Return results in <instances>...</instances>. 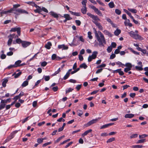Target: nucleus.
I'll list each match as a JSON object with an SVG mask.
<instances>
[{
	"label": "nucleus",
	"instance_id": "nucleus-1",
	"mask_svg": "<svg viewBox=\"0 0 148 148\" xmlns=\"http://www.w3.org/2000/svg\"><path fill=\"white\" fill-rule=\"evenodd\" d=\"M95 36L99 43V46H103L104 45L103 44H106V42L103 34L100 31H99L97 33L96 30H95Z\"/></svg>",
	"mask_w": 148,
	"mask_h": 148
},
{
	"label": "nucleus",
	"instance_id": "nucleus-2",
	"mask_svg": "<svg viewBox=\"0 0 148 148\" xmlns=\"http://www.w3.org/2000/svg\"><path fill=\"white\" fill-rule=\"evenodd\" d=\"M87 15L93 19L92 22L96 25L99 29L100 30H103V28L101 24L98 21H100V19L97 16H95L90 13L88 12Z\"/></svg>",
	"mask_w": 148,
	"mask_h": 148
},
{
	"label": "nucleus",
	"instance_id": "nucleus-3",
	"mask_svg": "<svg viewBox=\"0 0 148 148\" xmlns=\"http://www.w3.org/2000/svg\"><path fill=\"white\" fill-rule=\"evenodd\" d=\"M100 118H96L95 119H92L89 121L87 123L84 125V126L85 127H87L91 125L92 124L96 123L98 121L99 119Z\"/></svg>",
	"mask_w": 148,
	"mask_h": 148
},
{
	"label": "nucleus",
	"instance_id": "nucleus-4",
	"mask_svg": "<svg viewBox=\"0 0 148 148\" xmlns=\"http://www.w3.org/2000/svg\"><path fill=\"white\" fill-rule=\"evenodd\" d=\"M98 53L97 51H93L92 52V55L89 56L88 57V62H90L92 61V59H95L97 57Z\"/></svg>",
	"mask_w": 148,
	"mask_h": 148
},
{
	"label": "nucleus",
	"instance_id": "nucleus-5",
	"mask_svg": "<svg viewBox=\"0 0 148 148\" xmlns=\"http://www.w3.org/2000/svg\"><path fill=\"white\" fill-rule=\"evenodd\" d=\"M18 12L20 14L22 13H25L26 14H28V12L24 10L23 9H14L12 13H14L15 14H17V12Z\"/></svg>",
	"mask_w": 148,
	"mask_h": 148
},
{
	"label": "nucleus",
	"instance_id": "nucleus-6",
	"mask_svg": "<svg viewBox=\"0 0 148 148\" xmlns=\"http://www.w3.org/2000/svg\"><path fill=\"white\" fill-rule=\"evenodd\" d=\"M17 132V131H15L11 133L10 134V136L7 137V138L5 140V143H6L9 141L12 138L14 137V134H16Z\"/></svg>",
	"mask_w": 148,
	"mask_h": 148
},
{
	"label": "nucleus",
	"instance_id": "nucleus-7",
	"mask_svg": "<svg viewBox=\"0 0 148 148\" xmlns=\"http://www.w3.org/2000/svg\"><path fill=\"white\" fill-rule=\"evenodd\" d=\"M14 34H10L8 37L9 38V40L8 42V45L9 46H10L12 44V39L14 38Z\"/></svg>",
	"mask_w": 148,
	"mask_h": 148
},
{
	"label": "nucleus",
	"instance_id": "nucleus-8",
	"mask_svg": "<svg viewBox=\"0 0 148 148\" xmlns=\"http://www.w3.org/2000/svg\"><path fill=\"white\" fill-rule=\"evenodd\" d=\"M128 33L131 37L134 39H136L139 38V35L135 34L134 32L133 31H131L130 32H129Z\"/></svg>",
	"mask_w": 148,
	"mask_h": 148
},
{
	"label": "nucleus",
	"instance_id": "nucleus-9",
	"mask_svg": "<svg viewBox=\"0 0 148 148\" xmlns=\"http://www.w3.org/2000/svg\"><path fill=\"white\" fill-rule=\"evenodd\" d=\"M31 44V43L30 42L23 41L21 45L22 46L23 48H26L29 46Z\"/></svg>",
	"mask_w": 148,
	"mask_h": 148
},
{
	"label": "nucleus",
	"instance_id": "nucleus-10",
	"mask_svg": "<svg viewBox=\"0 0 148 148\" xmlns=\"http://www.w3.org/2000/svg\"><path fill=\"white\" fill-rule=\"evenodd\" d=\"M36 9V10H34V11L35 13H40V12L42 11V8L40 7L37 5H35V6Z\"/></svg>",
	"mask_w": 148,
	"mask_h": 148
},
{
	"label": "nucleus",
	"instance_id": "nucleus-11",
	"mask_svg": "<svg viewBox=\"0 0 148 148\" xmlns=\"http://www.w3.org/2000/svg\"><path fill=\"white\" fill-rule=\"evenodd\" d=\"M24 93L23 92H21L18 95L16 96L13 99L16 101L17 99H20L21 97L24 95Z\"/></svg>",
	"mask_w": 148,
	"mask_h": 148
},
{
	"label": "nucleus",
	"instance_id": "nucleus-12",
	"mask_svg": "<svg viewBox=\"0 0 148 148\" xmlns=\"http://www.w3.org/2000/svg\"><path fill=\"white\" fill-rule=\"evenodd\" d=\"M72 70V69H69L68 72L66 73V74L64 76L63 78V79L64 80H66L69 77L70 75V72Z\"/></svg>",
	"mask_w": 148,
	"mask_h": 148
},
{
	"label": "nucleus",
	"instance_id": "nucleus-13",
	"mask_svg": "<svg viewBox=\"0 0 148 148\" xmlns=\"http://www.w3.org/2000/svg\"><path fill=\"white\" fill-rule=\"evenodd\" d=\"M59 49H62V50H66L68 48L67 46H65L64 45H59L58 46Z\"/></svg>",
	"mask_w": 148,
	"mask_h": 148
},
{
	"label": "nucleus",
	"instance_id": "nucleus-14",
	"mask_svg": "<svg viewBox=\"0 0 148 148\" xmlns=\"http://www.w3.org/2000/svg\"><path fill=\"white\" fill-rule=\"evenodd\" d=\"M114 123H110L101 126L100 127V129H103L107 128L108 127H110L114 125Z\"/></svg>",
	"mask_w": 148,
	"mask_h": 148
},
{
	"label": "nucleus",
	"instance_id": "nucleus-15",
	"mask_svg": "<svg viewBox=\"0 0 148 148\" xmlns=\"http://www.w3.org/2000/svg\"><path fill=\"white\" fill-rule=\"evenodd\" d=\"M62 58L59 57H57V55L55 54H53L51 56V59L53 60H61Z\"/></svg>",
	"mask_w": 148,
	"mask_h": 148
},
{
	"label": "nucleus",
	"instance_id": "nucleus-16",
	"mask_svg": "<svg viewBox=\"0 0 148 148\" xmlns=\"http://www.w3.org/2000/svg\"><path fill=\"white\" fill-rule=\"evenodd\" d=\"M92 131V129H89V130H87L85 131L81 135V136L82 137H84V136L87 135L88 133L91 132Z\"/></svg>",
	"mask_w": 148,
	"mask_h": 148
},
{
	"label": "nucleus",
	"instance_id": "nucleus-17",
	"mask_svg": "<svg viewBox=\"0 0 148 148\" xmlns=\"http://www.w3.org/2000/svg\"><path fill=\"white\" fill-rule=\"evenodd\" d=\"M62 17H64L66 18V20H70L72 19V18L70 17V16L69 14H64L63 16H62Z\"/></svg>",
	"mask_w": 148,
	"mask_h": 148
},
{
	"label": "nucleus",
	"instance_id": "nucleus-18",
	"mask_svg": "<svg viewBox=\"0 0 148 148\" xmlns=\"http://www.w3.org/2000/svg\"><path fill=\"white\" fill-rule=\"evenodd\" d=\"M69 12L71 13V14L73 15L77 16H80L81 13L80 12H74L70 10H69Z\"/></svg>",
	"mask_w": 148,
	"mask_h": 148
},
{
	"label": "nucleus",
	"instance_id": "nucleus-19",
	"mask_svg": "<svg viewBox=\"0 0 148 148\" xmlns=\"http://www.w3.org/2000/svg\"><path fill=\"white\" fill-rule=\"evenodd\" d=\"M13 9H12L10 10L7 11H3L1 12V14L2 16L3 14H6L8 13H12L13 12Z\"/></svg>",
	"mask_w": 148,
	"mask_h": 148
},
{
	"label": "nucleus",
	"instance_id": "nucleus-20",
	"mask_svg": "<svg viewBox=\"0 0 148 148\" xmlns=\"http://www.w3.org/2000/svg\"><path fill=\"white\" fill-rule=\"evenodd\" d=\"M134 114H126L125 115V117L126 118H131L134 117Z\"/></svg>",
	"mask_w": 148,
	"mask_h": 148
},
{
	"label": "nucleus",
	"instance_id": "nucleus-21",
	"mask_svg": "<svg viewBox=\"0 0 148 148\" xmlns=\"http://www.w3.org/2000/svg\"><path fill=\"white\" fill-rule=\"evenodd\" d=\"M103 32L105 34L108 35L109 37H111L112 36L111 33L107 30H104Z\"/></svg>",
	"mask_w": 148,
	"mask_h": 148
},
{
	"label": "nucleus",
	"instance_id": "nucleus-22",
	"mask_svg": "<svg viewBox=\"0 0 148 148\" xmlns=\"http://www.w3.org/2000/svg\"><path fill=\"white\" fill-rule=\"evenodd\" d=\"M52 45L51 43L50 42H48L45 45V47L47 49H49Z\"/></svg>",
	"mask_w": 148,
	"mask_h": 148
},
{
	"label": "nucleus",
	"instance_id": "nucleus-23",
	"mask_svg": "<svg viewBox=\"0 0 148 148\" xmlns=\"http://www.w3.org/2000/svg\"><path fill=\"white\" fill-rule=\"evenodd\" d=\"M21 72H19L17 73H14L12 75V76H14L15 78H17L21 74Z\"/></svg>",
	"mask_w": 148,
	"mask_h": 148
},
{
	"label": "nucleus",
	"instance_id": "nucleus-24",
	"mask_svg": "<svg viewBox=\"0 0 148 148\" xmlns=\"http://www.w3.org/2000/svg\"><path fill=\"white\" fill-rule=\"evenodd\" d=\"M50 14L52 16L55 18H57L58 17V15L57 13H55L53 12H50Z\"/></svg>",
	"mask_w": 148,
	"mask_h": 148
},
{
	"label": "nucleus",
	"instance_id": "nucleus-25",
	"mask_svg": "<svg viewBox=\"0 0 148 148\" xmlns=\"http://www.w3.org/2000/svg\"><path fill=\"white\" fill-rule=\"evenodd\" d=\"M121 32V30L120 29H117L115 31L114 33L115 35L118 36L120 34Z\"/></svg>",
	"mask_w": 148,
	"mask_h": 148
},
{
	"label": "nucleus",
	"instance_id": "nucleus-26",
	"mask_svg": "<svg viewBox=\"0 0 148 148\" xmlns=\"http://www.w3.org/2000/svg\"><path fill=\"white\" fill-rule=\"evenodd\" d=\"M128 10L132 13H136L137 12V10L134 9L128 8Z\"/></svg>",
	"mask_w": 148,
	"mask_h": 148
},
{
	"label": "nucleus",
	"instance_id": "nucleus-27",
	"mask_svg": "<svg viewBox=\"0 0 148 148\" xmlns=\"http://www.w3.org/2000/svg\"><path fill=\"white\" fill-rule=\"evenodd\" d=\"M28 84V81L27 80L24 81L22 84L21 86L23 87H25Z\"/></svg>",
	"mask_w": 148,
	"mask_h": 148
},
{
	"label": "nucleus",
	"instance_id": "nucleus-28",
	"mask_svg": "<svg viewBox=\"0 0 148 148\" xmlns=\"http://www.w3.org/2000/svg\"><path fill=\"white\" fill-rule=\"evenodd\" d=\"M21 62V60H18L15 62V64L16 65V67L20 66V64Z\"/></svg>",
	"mask_w": 148,
	"mask_h": 148
},
{
	"label": "nucleus",
	"instance_id": "nucleus-29",
	"mask_svg": "<svg viewBox=\"0 0 148 148\" xmlns=\"http://www.w3.org/2000/svg\"><path fill=\"white\" fill-rule=\"evenodd\" d=\"M20 28V27H14L11 29L10 30V32H15L16 31H17Z\"/></svg>",
	"mask_w": 148,
	"mask_h": 148
},
{
	"label": "nucleus",
	"instance_id": "nucleus-30",
	"mask_svg": "<svg viewBox=\"0 0 148 148\" xmlns=\"http://www.w3.org/2000/svg\"><path fill=\"white\" fill-rule=\"evenodd\" d=\"M81 11L83 14H86L87 12L86 7H83V8L81 9Z\"/></svg>",
	"mask_w": 148,
	"mask_h": 148
},
{
	"label": "nucleus",
	"instance_id": "nucleus-31",
	"mask_svg": "<svg viewBox=\"0 0 148 148\" xmlns=\"http://www.w3.org/2000/svg\"><path fill=\"white\" fill-rule=\"evenodd\" d=\"M88 67L87 66L86 64L85 63H83L81 64L80 66L79 67L80 68H84V69H86Z\"/></svg>",
	"mask_w": 148,
	"mask_h": 148
},
{
	"label": "nucleus",
	"instance_id": "nucleus-32",
	"mask_svg": "<svg viewBox=\"0 0 148 148\" xmlns=\"http://www.w3.org/2000/svg\"><path fill=\"white\" fill-rule=\"evenodd\" d=\"M29 5H30L33 6H35V5H36L35 3L33 1H29L26 2Z\"/></svg>",
	"mask_w": 148,
	"mask_h": 148
},
{
	"label": "nucleus",
	"instance_id": "nucleus-33",
	"mask_svg": "<svg viewBox=\"0 0 148 148\" xmlns=\"http://www.w3.org/2000/svg\"><path fill=\"white\" fill-rule=\"evenodd\" d=\"M116 71L120 75H124V73L121 71V69H117Z\"/></svg>",
	"mask_w": 148,
	"mask_h": 148
},
{
	"label": "nucleus",
	"instance_id": "nucleus-34",
	"mask_svg": "<svg viewBox=\"0 0 148 148\" xmlns=\"http://www.w3.org/2000/svg\"><path fill=\"white\" fill-rule=\"evenodd\" d=\"M143 146L142 145H132V146L131 147L132 148H142L143 147Z\"/></svg>",
	"mask_w": 148,
	"mask_h": 148
},
{
	"label": "nucleus",
	"instance_id": "nucleus-35",
	"mask_svg": "<svg viewBox=\"0 0 148 148\" xmlns=\"http://www.w3.org/2000/svg\"><path fill=\"white\" fill-rule=\"evenodd\" d=\"M146 141V140L145 139L139 140H138L136 143L137 144H139L144 143Z\"/></svg>",
	"mask_w": 148,
	"mask_h": 148
},
{
	"label": "nucleus",
	"instance_id": "nucleus-36",
	"mask_svg": "<svg viewBox=\"0 0 148 148\" xmlns=\"http://www.w3.org/2000/svg\"><path fill=\"white\" fill-rule=\"evenodd\" d=\"M109 7L111 8H113L114 7V4L113 2H111L108 4Z\"/></svg>",
	"mask_w": 148,
	"mask_h": 148
},
{
	"label": "nucleus",
	"instance_id": "nucleus-37",
	"mask_svg": "<svg viewBox=\"0 0 148 148\" xmlns=\"http://www.w3.org/2000/svg\"><path fill=\"white\" fill-rule=\"evenodd\" d=\"M115 140V138L114 137H112V138H110L108 139L107 141V143H109L113 141H114Z\"/></svg>",
	"mask_w": 148,
	"mask_h": 148
},
{
	"label": "nucleus",
	"instance_id": "nucleus-38",
	"mask_svg": "<svg viewBox=\"0 0 148 148\" xmlns=\"http://www.w3.org/2000/svg\"><path fill=\"white\" fill-rule=\"evenodd\" d=\"M8 80L7 79H5L2 82V85L3 86L5 87L6 86V84Z\"/></svg>",
	"mask_w": 148,
	"mask_h": 148
},
{
	"label": "nucleus",
	"instance_id": "nucleus-39",
	"mask_svg": "<svg viewBox=\"0 0 148 148\" xmlns=\"http://www.w3.org/2000/svg\"><path fill=\"white\" fill-rule=\"evenodd\" d=\"M95 12L98 15H99L100 16H102V13L99 10L97 9L95 11Z\"/></svg>",
	"mask_w": 148,
	"mask_h": 148
},
{
	"label": "nucleus",
	"instance_id": "nucleus-40",
	"mask_svg": "<svg viewBox=\"0 0 148 148\" xmlns=\"http://www.w3.org/2000/svg\"><path fill=\"white\" fill-rule=\"evenodd\" d=\"M16 42L17 43H21L22 44L23 41H22L20 38H17L16 39Z\"/></svg>",
	"mask_w": 148,
	"mask_h": 148
},
{
	"label": "nucleus",
	"instance_id": "nucleus-41",
	"mask_svg": "<svg viewBox=\"0 0 148 148\" xmlns=\"http://www.w3.org/2000/svg\"><path fill=\"white\" fill-rule=\"evenodd\" d=\"M87 2V0H83L82 2V3L83 5V7H86V3Z\"/></svg>",
	"mask_w": 148,
	"mask_h": 148
},
{
	"label": "nucleus",
	"instance_id": "nucleus-42",
	"mask_svg": "<svg viewBox=\"0 0 148 148\" xmlns=\"http://www.w3.org/2000/svg\"><path fill=\"white\" fill-rule=\"evenodd\" d=\"M91 32H88V37L90 39L92 38V36L91 35Z\"/></svg>",
	"mask_w": 148,
	"mask_h": 148
},
{
	"label": "nucleus",
	"instance_id": "nucleus-43",
	"mask_svg": "<svg viewBox=\"0 0 148 148\" xmlns=\"http://www.w3.org/2000/svg\"><path fill=\"white\" fill-rule=\"evenodd\" d=\"M77 113L78 115L80 116L83 114V112L82 110H78L77 111Z\"/></svg>",
	"mask_w": 148,
	"mask_h": 148
},
{
	"label": "nucleus",
	"instance_id": "nucleus-44",
	"mask_svg": "<svg viewBox=\"0 0 148 148\" xmlns=\"http://www.w3.org/2000/svg\"><path fill=\"white\" fill-rule=\"evenodd\" d=\"M128 68H131L132 67V65L130 63H126L125 65Z\"/></svg>",
	"mask_w": 148,
	"mask_h": 148
},
{
	"label": "nucleus",
	"instance_id": "nucleus-45",
	"mask_svg": "<svg viewBox=\"0 0 148 148\" xmlns=\"http://www.w3.org/2000/svg\"><path fill=\"white\" fill-rule=\"evenodd\" d=\"M135 69L137 70L138 71H142L143 70V68L142 66H135Z\"/></svg>",
	"mask_w": 148,
	"mask_h": 148
},
{
	"label": "nucleus",
	"instance_id": "nucleus-46",
	"mask_svg": "<svg viewBox=\"0 0 148 148\" xmlns=\"http://www.w3.org/2000/svg\"><path fill=\"white\" fill-rule=\"evenodd\" d=\"M148 136V135L146 134H143L142 135H139V138L140 139L145 138Z\"/></svg>",
	"mask_w": 148,
	"mask_h": 148
},
{
	"label": "nucleus",
	"instance_id": "nucleus-47",
	"mask_svg": "<svg viewBox=\"0 0 148 148\" xmlns=\"http://www.w3.org/2000/svg\"><path fill=\"white\" fill-rule=\"evenodd\" d=\"M37 142L39 144H40L42 143L43 141L42 138H38L37 139Z\"/></svg>",
	"mask_w": 148,
	"mask_h": 148
},
{
	"label": "nucleus",
	"instance_id": "nucleus-48",
	"mask_svg": "<svg viewBox=\"0 0 148 148\" xmlns=\"http://www.w3.org/2000/svg\"><path fill=\"white\" fill-rule=\"evenodd\" d=\"M112 47L111 46L108 47L107 50L108 52L109 53H110L112 50Z\"/></svg>",
	"mask_w": 148,
	"mask_h": 148
},
{
	"label": "nucleus",
	"instance_id": "nucleus-49",
	"mask_svg": "<svg viewBox=\"0 0 148 148\" xmlns=\"http://www.w3.org/2000/svg\"><path fill=\"white\" fill-rule=\"evenodd\" d=\"M138 136V134H133L132 135L130 136V138L131 139L133 138H136Z\"/></svg>",
	"mask_w": 148,
	"mask_h": 148
},
{
	"label": "nucleus",
	"instance_id": "nucleus-50",
	"mask_svg": "<svg viewBox=\"0 0 148 148\" xmlns=\"http://www.w3.org/2000/svg\"><path fill=\"white\" fill-rule=\"evenodd\" d=\"M106 65L105 64H102L100 65H98V66H97L96 68H102V67H105L106 66Z\"/></svg>",
	"mask_w": 148,
	"mask_h": 148
},
{
	"label": "nucleus",
	"instance_id": "nucleus-51",
	"mask_svg": "<svg viewBox=\"0 0 148 148\" xmlns=\"http://www.w3.org/2000/svg\"><path fill=\"white\" fill-rule=\"evenodd\" d=\"M73 90V89H72L71 88H69L66 90V93H68L70 92H71Z\"/></svg>",
	"mask_w": 148,
	"mask_h": 148
},
{
	"label": "nucleus",
	"instance_id": "nucleus-52",
	"mask_svg": "<svg viewBox=\"0 0 148 148\" xmlns=\"http://www.w3.org/2000/svg\"><path fill=\"white\" fill-rule=\"evenodd\" d=\"M75 22L76 25L78 26H80L81 25V22L79 20H76Z\"/></svg>",
	"mask_w": 148,
	"mask_h": 148
},
{
	"label": "nucleus",
	"instance_id": "nucleus-53",
	"mask_svg": "<svg viewBox=\"0 0 148 148\" xmlns=\"http://www.w3.org/2000/svg\"><path fill=\"white\" fill-rule=\"evenodd\" d=\"M115 12L116 14L118 15L120 14L121 13V11L120 10L118 9H116L115 10Z\"/></svg>",
	"mask_w": 148,
	"mask_h": 148
},
{
	"label": "nucleus",
	"instance_id": "nucleus-54",
	"mask_svg": "<svg viewBox=\"0 0 148 148\" xmlns=\"http://www.w3.org/2000/svg\"><path fill=\"white\" fill-rule=\"evenodd\" d=\"M51 142H49L45 143L44 144L42 145V147H45L48 145H49L50 144H51Z\"/></svg>",
	"mask_w": 148,
	"mask_h": 148
},
{
	"label": "nucleus",
	"instance_id": "nucleus-55",
	"mask_svg": "<svg viewBox=\"0 0 148 148\" xmlns=\"http://www.w3.org/2000/svg\"><path fill=\"white\" fill-rule=\"evenodd\" d=\"M5 106V104H0V110L3 109Z\"/></svg>",
	"mask_w": 148,
	"mask_h": 148
},
{
	"label": "nucleus",
	"instance_id": "nucleus-56",
	"mask_svg": "<svg viewBox=\"0 0 148 148\" xmlns=\"http://www.w3.org/2000/svg\"><path fill=\"white\" fill-rule=\"evenodd\" d=\"M47 64V63L46 62L44 61L41 62V66L44 67Z\"/></svg>",
	"mask_w": 148,
	"mask_h": 148
},
{
	"label": "nucleus",
	"instance_id": "nucleus-57",
	"mask_svg": "<svg viewBox=\"0 0 148 148\" xmlns=\"http://www.w3.org/2000/svg\"><path fill=\"white\" fill-rule=\"evenodd\" d=\"M81 86H82V85L81 84L78 85L76 86V88L77 89V91H78L81 88Z\"/></svg>",
	"mask_w": 148,
	"mask_h": 148
},
{
	"label": "nucleus",
	"instance_id": "nucleus-58",
	"mask_svg": "<svg viewBox=\"0 0 148 148\" xmlns=\"http://www.w3.org/2000/svg\"><path fill=\"white\" fill-rule=\"evenodd\" d=\"M44 79L46 81H48L50 79V77L49 76H45L44 77Z\"/></svg>",
	"mask_w": 148,
	"mask_h": 148
},
{
	"label": "nucleus",
	"instance_id": "nucleus-59",
	"mask_svg": "<svg viewBox=\"0 0 148 148\" xmlns=\"http://www.w3.org/2000/svg\"><path fill=\"white\" fill-rule=\"evenodd\" d=\"M42 10L46 13H48V10H47V9L44 7H42Z\"/></svg>",
	"mask_w": 148,
	"mask_h": 148
},
{
	"label": "nucleus",
	"instance_id": "nucleus-60",
	"mask_svg": "<svg viewBox=\"0 0 148 148\" xmlns=\"http://www.w3.org/2000/svg\"><path fill=\"white\" fill-rule=\"evenodd\" d=\"M52 89L54 91V92H56L57 91L58 89V86H55L52 88Z\"/></svg>",
	"mask_w": 148,
	"mask_h": 148
},
{
	"label": "nucleus",
	"instance_id": "nucleus-61",
	"mask_svg": "<svg viewBox=\"0 0 148 148\" xmlns=\"http://www.w3.org/2000/svg\"><path fill=\"white\" fill-rule=\"evenodd\" d=\"M13 53L12 51H10L8 52L7 53V55L8 56H11L12 55H13Z\"/></svg>",
	"mask_w": 148,
	"mask_h": 148
},
{
	"label": "nucleus",
	"instance_id": "nucleus-62",
	"mask_svg": "<svg viewBox=\"0 0 148 148\" xmlns=\"http://www.w3.org/2000/svg\"><path fill=\"white\" fill-rule=\"evenodd\" d=\"M106 19L107 21L109 23H110V24H112V23L113 22L111 21V20L110 18H108V17H106Z\"/></svg>",
	"mask_w": 148,
	"mask_h": 148
},
{
	"label": "nucleus",
	"instance_id": "nucleus-63",
	"mask_svg": "<svg viewBox=\"0 0 148 148\" xmlns=\"http://www.w3.org/2000/svg\"><path fill=\"white\" fill-rule=\"evenodd\" d=\"M116 57V55L114 54H112L110 55V59H113Z\"/></svg>",
	"mask_w": 148,
	"mask_h": 148
},
{
	"label": "nucleus",
	"instance_id": "nucleus-64",
	"mask_svg": "<svg viewBox=\"0 0 148 148\" xmlns=\"http://www.w3.org/2000/svg\"><path fill=\"white\" fill-rule=\"evenodd\" d=\"M131 69L130 68H128L127 67L126 68L124 69V71L126 73L128 71H130Z\"/></svg>",
	"mask_w": 148,
	"mask_h": 148
}]
</instances>
